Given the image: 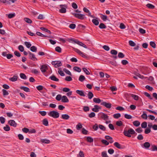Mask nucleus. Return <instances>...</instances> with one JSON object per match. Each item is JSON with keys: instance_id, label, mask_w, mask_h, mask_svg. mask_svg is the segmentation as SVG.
<instances>
[{"instance_id": "50", "label": "nucleus", "mask_w": 157, "mask_h": 157, "mask_svg": "<svg viewBox=\"0 0 157 157\" xmlns=\"http://www.w3.org/2000/svg\"><path fill=\"white\" fill-rule=\"evenodd\" d=\"M62 98V97L61 95L59 94H58L56 96V99L58 101H59L61 100Z\"/></svg>"}, {"instance_id": "5", "label": "nucleus", "mask_w": 157, "mask_h": 157, "mask_svg": "<svg viewBox=\"0 0 157 157\" xmlns=\"http://www.w3.org/2000/svg\"><path fill=\"white\" fill-rule=\"evenodd\" d=\"M73 15L76 17L81 19L83 20L84 18L85 15L81 13H72Z\"/></svg>"}, {"instance_id": "4", "label": "nucleus", "mask_w": 157, "mask_h": 157, "mask_svg": "<svg viewBox=\"0 0 157 157\" xmlns=\"http://www.w3.org/2000/svg\"><path fill=\"white\" fill-rule=\"evenodd\" d=\"M59 6L61 8V9L59 10V12L62 13H65L66 12L67 5H60Z\"/></svg>"}, {"instance_id": "47", "label": "nucleus", "mask_w": 157, "mask_h": 157, "mask_svg": "<svg viewBox=\"0 0 157 157\" xmlns=\"http://www.w3.org/2000/svg\"><path fill=\"white\" fill-rule=\"evenodd\" d=\"M150 45L153 48H156V44L154 42L151 41L150 42Z\"/></svg>"}, {"instance_id": "19", "label": "nucleus", "mask_w": 157, "mask_h": 157, "mask_svg": "<svg viewBox=\"0 0 157 157\" xmlns=\"http://www.w3.org/2000/svg\"><path fill=\"white\" fill-rule=\"evenodd\" d=\"M61 118L64 120H68L70 118V116L67 114H63L61 116Z\"/></svg>"}, {"instance_id": "9", "label": "nucleus", "mask_w": 157, "mask_h": 157, "mask_svg": "<svg viewBox=\"0 0 157 157\" xmlns=\"http://www.w3.org/2000/svg\"><path fill=\"white\" fill-rule=\"evenodd\" d=\"M8 123L10 125L14 127H16L17 126V123L13 120H10L8 121Z\"/></svg>"}, {"instance_id": "6", "label": "nucleus", "mask_w": 157, "mask_h": 157, "mask_svg": "<svg viewBox=\"0 0 157 157\" xmlns=\"http://www.w3.org/2000/svg\"><path fill=\"white\" fill-rule=\"evenodd\" d=\"M28 54L29 55V58L33 61L37 60V59L35 55L30 52H28Z\"/></svg>"}, {"instance_id": "27", "label": "nucleus", "mask_w": 157, "mask_h": 157, "mask_svg": "<svg viewBox=\"0 0 157 157\" xmlns=\"http://www.w3.org/2000/svg\"><path fill=\"white\" fill-rule=\"evenodd\" d=\"M133 124L135 126L138 127L140 125V122L138 121H135L133 122Z\"/></svg>"}, {"instance_id": "26", "label": "nucleus", "mask_w": 157, "mask_h": 157, "mask_svg": "<svg viewBox=\"0 0 157 157\" xmlns=\"http://www.w3.org/2000/svg\"><path fill=\"white\" fill-rule=\"evenodd\" d=\"M41 142L44 144H49L50 143V141L47 139H41L40 140Z\"/></svg>"}, {"instance_id": "42", "label": "nucleus", "mask_w": 157, "mask_h": 157, "mask_svg": "<svg viewBox=\"0 0 157 157\" xmlns=\"http://www.w3.org/2000/svg\"><path fill=\"white\" fill-rule=\"evenodd\" d=\"M3 129L6 131H9L10 130V128L8 125H6V126L3 127Z\"/></svg>"}, {"instance_id": "58", "label": "nucleus", "mask_w": 157, "mask_h": 157, "mask_svg": "<svg viewBox=\"0 0 157 157\" xmlns=\"http://www.w3.org/2000/svg\"><path fill=\"white\" fill-rule=\"evenodd\" d=\"M18 48L19 51L21 52H23L24 51V48L22 45H20L18 46Z\"/></svg>"}, {"instance_id": "46", "label": "nucleus", "mask_w": 157, "mask_h": 157, "mask_svg": "<svg viewBox=\"0 0 157 157\" xmlns=\"http://www.w3.org/2000/svg\"><path fill=\"white\" fill-rule=\"evenodd\" d=\"M125 118L127 119H131L132 118V117L130 115L127 114H125L124 115Z\"/></svg>"}, {"instance_id": "20", "label": "nucleus", "mask_w": 157, "mask_h": 157, "mask_svg": "<svg viewBox=\"0 0 157 157\" xmlns=\"http://www.w3.org/2000/svg\"><path fill=\"white\" fill-rule=\"evenodd\" d=\"M20 88L21 90H23L24 91L26 92H30V89H29L26 87L24 86H22L20 87Z\"/></svg>"}, {"instance_id": "36", "label": "nucleus", "mask_w": 157, "mask_h": 157, "mask_svg": "<svg viewBox=\"0 0 157 157\" xmlns=\"http://www.w3.org/2000/svg\"><path fill=\"white\" fill-rule=\"evenodd\" d=\"M101 19L104 21H106L107 19V16L105 15H104L101 14Z\"/></svg>"}, {"instance_id": "34", "label": "nucleus", "mask_w": 157, "mask_h": 157, "mask_svg": "<svg viewBox=\"0 0 157 157\" xmlns=\"http://www.w3.org/2000/svg\"><path fill=\"white\" fill-rule=\"evenodd\" d=\"M24 20L27 23L29 24L31 23L32 22V21L30 19L28 18H25Z\"/></svg>"}, {"instance_id": "10", "label": "nucleus", "mask_w": 157, "mask_h": 157, "mask_svg": "<svg viewBox=\"0 0 157 157\" xmlns=\"http://www.w3.org/2000/svg\"><path fill=\"white\" fill-rule=\"evenodd\" d=\"M101 105H103L108 109H110L111 107V104L109 103H107L105 102H103L101 103Z\"/></svg>"}, {"instance_id": "1", "label": "nucleus", "mask_w": 157, "mask_h": 157, "mask_svg": "<svg viewBox=\"0 0 157 157\" xmlns=\"http://www.w3.org/2000/svg\"><path fill=\"white\" fill-rule=\"evenodd\" d=\"M69 41L71 43H75L76 44H78V45L82 46L84 48H87V46L84 44L82 42L79 41L78 40H75L74 39H69Z\"/></svg>"}, {"instance_id": "33", "label": "nucleus", "mask_w": 157, "mask_h": 157, "mask_svg": "<svg viewBox=\"0 0 157 157\" xmlns=\"http://www.w3.org/2000/svg\"><path fill=\"white\" fill-rule=\"evenodd\" d=\"M92 22L96 25H98L99 24L98 21L96 19H93L92 20Z\"/></svg>"}, {"instance_id": "51", "label": "nucleus", "mask_w": 157, "mask_h": 157, "mask_svg": "<svg viewBox=\"0 0 157 157\" xmlns=\"http://www.w3.org/2000/svg\"><path fill=\"white\" fill-rule=\"evenodd\" d=\"M63 71L67 74L70 76L72 75V74L71 72L68 70H67L66 68H64L63 69Z\"/></svg>"}, {"instance_id": "22", "label": "nucleus", "mask_w": 157, "mask_h": 157, "mask_svg": "<svg viewBox=\"0 0 157 157\" xmlns=\"http://www.w3.org/2000/svg\"><path fill=\"white\" fill-rule=\"evenodd\" d=\"M143 146L145 148L147 149L150 147V144L148 142H145Z\"/></svg>"}, {"instance_id": "37", "label": "nucleus", "mask_w": 157, "mask_h": 157, "mask_svg": "<svg viewBox=\"0 0 157 157\" xmlns=\"http://www.w3.org/2000/svg\"><path fill=\"white\" fill-rule=\"evenodd\" d=\"M99 28L101 29H104L106 28V27L103 23H101L99 26Z\"/></svg>"}, {"instance_id": "18", "label": "nucleus", "mask_w": 157, "mask_h": 157, "mask_svg": "<svg viewBox=\"0 0 157 157\" xmlns=\"http://www.w3.org/2000/svg\"><path fill=\"white\" fill-rule=\"evenodd\" d=\"M62 101L64 103L68 102L69 100L66 96H63L62 98Z\"/></svg>"}, {"instance_id": "45", "label": "nucleus", "mask_w": 157, "mask_h": 157, "mask_svg": "<svg viewBox=\"0 0 157 157\" xmlns=\"http://www.w3.org/2000/svg\"><path fill=\"white\" fill-rule=\"evenodd\" d=\"M73 50L75 52H76L77 53H78L79 55H80L81 53L82 52L79 50L77 48L72 47Z\"/></svg>"}, {"instance_id": "3", "label": "nucleus", "mask_w": 157, "mask_h": 157, "mask_svg": "<svg viewBox=\"0 0 157 157\" xmlns=\"http://www.w3.org/2000/svg\"><path fill=\"white\" fill-rule=\"evenodd\" d=\"M52 64L54 65V67L57 68L62 66V64L60 61H55L52 62Z\"/></svg>"}, {"instance_id": "28", "label": "nucleus", "mask_w": 157, "mask_h": 157, "mask_svg": "<svg viewBox=\"0 0 157 157\" xmlns=\"http://www.w3.org/2000/svg\"><path fill=\"white\" fill-rule=\"evenodd\" d=\"M93 101L96 103H99L101 101V100L99 98H94Z\"/></svg>"}, {"instance_id": "38", "label": "nucleus", "mask_w": 157, "mask_h": 157, "mask_svg": "<svg viewBox=\"0 0 157 157\" xmlns=\"http://www.w3.org/2000/svg\"><path fill=\"white\" fill-rule=\"evenodd\" d=\"M146 6L149 8L152 9H154L155 7L154 5L150 3L147 4L146 5Z\"/></svg>"}, {"instance_id": "60", "label": "nucleus", "mask_w": 157, "mask_h": 157, "mask_svg": "<svg viewBox=\"0 0 157 157\" xmlns=\"http://www.w3.org/2000/svg\"><path fill=\"white\" fill-rule=\"evenodd\" d=\"M99 128L101 130L105 131L106 129L105 128L103 125L101 124L99 125Z\"/></svg>"}, {"instance_id": "23", "label": "nucleus", "mask_w": 157, "mask_h": 157, "mask_svg": "<svg viewBox=\"0 0 157 157\" xmlns=\"http://www.w3.org/2000/svg\"><path fill=\"white\" fill-rule=\"evenodd\" d=\"M36 34L38 36H40L41 37H48L50 38H51V37L50 36H45L39 32H37L36 33Z\"/></svg>"}, {"instance_id": "56", "label": "nucleus", "mask_w": 157, "mask_h": 157, "mask_svg": "<svg viewBox=\"0 0 157 157\" xmlns=\"http://www.w3.org/2000/svg\"><path fill=\"white\" fill-rule=\"evenodd\" d=\"M0 121L2 124L4 123L5 121V119L3 117H0Z\"/></svg>"}, {"instance_id": "55", "label": "nucleus", "mask_w": 157, "mask_h": 157, "mask_svg": "<svg viewBox=\"0 0 157 157\" xmlns=\"http://www.w3.org/2000/svg\"><path fill=\"white\" fill-rule=\"evenodd\" d=\"M129 44L131 46L134 47L136 45V44L132 40H129Z\"/></svg>"}, {"instance_id": "62", "label": "nucleus", "mask_w": 157, "mask_h": 157, "mask_svg": "<svg viewBox=\"0 0 157 157\" xmlns=\"http://www.w3.org/2000/svg\"><path fill=\"white\" fill-rule=\"evenodd\" d=\"M95 116V113L94 112H92L91 113L88 115V116L90 118H92L94 117Z\"/></svg>"}, {"instance_id": "43", "label": "nucleus", "mask_w": 157, "mask_h": 157, "mask_svg": "<svg viewBox=\"0 0 157 157\" xmlns=\"http://www.w3.org/2000/svg\"><path fill=\"white\" fill-rule=\"evenodd\" d=\"M25 45L26 46V47L28 48H30L31 46L32 45L30 43V42H28L27 41H25L24 43Z\"/></svg>"}, {"instance_id": "12", "label": "nucleus", "mask_w": 157, "mask_h": 157, "mask_svg": "<svg viewBox=\"0 0 157 157\" xmlns=\"http://www.w3.org/2000/svg\"><path fill=\"white\" fill-rule=\"evenodd\" d=\"M114 145L118 149H123L124 147L121 144H119L118 142H115L114 144Z\"/></svg>"}, {"instance_id": "2", "label": "nucleus", "mask_w": 157, "mask_h": 157, "mask_svg": "<svg viewBox=\"0 0 157 157\" xmlns=\"http://www.w3.org/2000/svg\"><path fill=\"white\" fill-rule=\"evenodd\" d=\"M48 115L54 118H57L59 117V113L55 111H52L48 113Z\"/></svg>"}, {"instance_id": "7", "label": "nucleus", "mask_w": 157, "mask_h": 157, "mask_svg": "<svg viewBox=\"0 0 157 157\" xmlns=\"http://www.w3.org/2000/svg\"><path fill=\"white\" fill-rule=\"evenodd\" d=\"M48 69V67L47 65L44 64L41 66L40 69L42 73H44Z\"/></svg>"}, {"instance_id": "25", "label": "nucleus", "mask_w": 157, "mask_h": 157, "mask_svg": "<svg viewBox=\"0 0 157 157\" xmlns=\"http://www.w3.org/2000/svg\"><path fill=\"white\" fill-rule=\"evenodd\" d=\"M43 124L46 126H47L48 125V121L47 119L45 118L42 121Z\"/></svg>"}, {"instance_id": "32", "label": "nucleus", "mask_w": 157, "mask_h": 157, "mask_svg": "<svg viewBox=\"0 0 157 157\" xmlns=\"http://www.w3.org/2000/svg\"><path fill=\"white\" fill-rule=\"evenodd\" d=\"M59 70L58 71V73L59 74L62 76H64L65 75V74L63 72V71L61 70V68H58Z\"/></svg>"}, {"instance_id": "48", "label": "nucleus", "mask_w": 157, "mask_h": 157, "mask_svg": "<svg viewBox=\"0 0 157 157\" xmlns=\"http://www.w3.org/2000/svg\"><path fill=\"white\" fill-rule=\"evenodd\" d=\"M144 112H143V113L141 115V117L142 118L147 119V114L146 113H144Z\"/></svg>"}, {"instance_id": "16", "label": "nucleus", "mask_w": 157, "mask_h": 157, "mask_svg": "<svg viewBox=\"0 0 157 157\" xmlns=\"http://www.w3.org/2000/svg\"><path fill=\"white\" fill-rule=\"evenodd\" d=\"M101 118L104 120H106L108 119L109 117L106 114L104 113H101Z\"/></svg>"}, {"instance_id": "35", "label": "nucleus", "mask_w": 157, "mask_h": 157, "mask_svg": "<svg viewBox=\"0 0 157 157\" xmlns=\"http://www.w3.org/2000/svg\"><path fill=\"white\" fill-rule=\"evenodd\" d=\"M85 79V76L83 75H81L80 76L79 78V80L81 82H82Z\"/></svg>"}, {"instance_id": "39", "label": "nucleus", "mask_w": 157, "mask_h": 157, "mask_svg": "<svg viewBox=\"0 0 157 157\" xmlns=\"http://www.w3.org/2000/svg\"><path fill=\"white\" fill-rule=\"evenodd\" d=\"M82 70L86 75H89L90 74V72L86 68H82Z\"/></svg>"}, {"instance_id": "64", "label": "nucleus", "mask_w": 157, "mask_h": 157, "mask_svg": "<svg viewBox=\"0 0 157 157\" xmlns=\"http://www.w3.org/2000/svg\"><path fill=\"white\" fill-rule=\"evenodd\" d=\"M151 132L150 128H146L144 131V133L146 134H147L150 133Z\"/></svg>"}, {"instance_id": "53", "label": "nucleus", "mask_w": 157, "mask_h": 157, "mask_svg": "<svg viewBox=\"0 0 157 157\" xmlns=\"http://www.w3.org/2000/svg\"><path fill=\"white\" fill-rule=\"evenodd\" d=\"M65 80L67 81H71L72 80V78L69 76H67L65 78Z\"/></svg>"}, {"instance_id": "59", "label": "nucleus", "mask_w": 157, "mask_h": 157, "mask_svg": "<svg viewBox=\"0 0 157 157\" xmlns=\"http://www.w3.org/2000/svg\"><path fill=\"white\" fill-rule=\"evenodd\" d=\"M89 110L90 108L88 106H84L83 107V110L85 112L88 111Z\"/></svg>"}, {"instance_id": "29", "label": "nucleus", "mask_w": 157, "mask_h": 157, "mask_svg": "<svg viewBox=\"0 0 157 157\" xmlns=\"http://www.w3.org/2000/svg\"><path fill=\"white\" fill-rule=\"evenodd\" d=\"M30 50L33 52H36L37 51V48L35 46H33L30 47Z\"/></svg>"}, {"instance_id": "40", "label": "nucleus", "mask_w": 157, "mask_h": 157, "mask_svg": "<svg viewBox=\"0 0 157 157\" xmlns=\"http://www.w3.org/2000/svg\"><path fill=\"white\" fill-rule=\"evenodd\" d=\"M147 124L146 122H143L141 124V127L143 128H146L147 127Z\"/></svg>"}, {"instance_id": "49", "label": "nucleus", "mask_w": 157, "mask_h": 157, "mask_svg": "<svg viewBox=\"0 0 157 157\" xmlns=\"http://www.w3.org/2000/svg\"><path fill=\"white\" fill-rule=\"evenodd\" d=\"M55 50L56 51L59 53L61 52V49L60 47L57 46L55 48Z\"/></svg>"}, {"instance_id": "57", "label": "nucleus", "mask_w": 157, "mask_h": 157, "mask_svg": "<svg viewBox=\"0 0 157 157\" xmlns=\"http://www.w3.org/2000/svg\"><path fill=\"white\" fill-rule=\"evenodd\" d=\"M110 53L112 55H117V52L115 50H112L111 51Z\"/></svg>"}, {"instance_id": "30", "label": "nucleus", "mask_w": 157, "mask_h": 157, "mask_svg": "<svg viewBox=\"0 0 157 157\" xmlns=\"http://www.w3.org/2000/svg\"><path fill=\"white\" fill-rule=\"evenodd\" d=\"M20 76L21 78L24 79H26L27 78L25 75L24 73H20Z\"/></svg>"}, {"instance_id": "61", "label": "nucleus", "mask_w": 157, "mask_h": 157, "mask_svg": "<svg viewBox=\"0 0 157 157\" xmlns=\"http://www.w3.org/2000/svg\"><path fill=\"white\" fill-rule=\"evenodd\" d=\"M101 155L102 157H109L107 155L106 152L105 151H104L102 152Z\"/></svg>"}, {"instance_id": "14", "label": "nucleus", "mask_w": 157, "mask_h": 157, "mask_svg": "<svg viewBox=\"0 0 157 157\" xmlns=\"http://www.w3.org/2000/svg\"><path fill=\"white\" fill-rule=\"evenodd\" d=\"M76 93L80 95V96L85 97V95L84 94V92L82 90H76Z\"/></svg>"}, {"instance_id": "11", "label": "nucleus", "mask_w": 157, "mask_h": 157, "mask_svg": "<svg viewBox=\"0 0 157 157\" xmlns=\"http://www.w3.org/2000/svg\"><path fill=\"white\" fill-rule=\"evenodd\" d=\"M101 108V107L97 105H94V107L92 109V110L95 112H98L99 111V109Z\"/></svg>"}, {"instance_id": "17", "label": "nucleus", "mask_w": 157, "mask_h": 157, "mask_svg": "<svg viewBox=\"0 0 157 157\" xmlns=\"http://www.w3.org/2000/svg\"><path fill=\"white\" fill-rule=\"evenodd\" d=\"M49 78L53 81L56 82H58L59 81V79L58 78H57L54 75H53L52 76L50 77Z\"/></svg>"}, {"instance_id": "21", "label": "nucleus", "mask_w": 157, "mask_h": 157, "mask_svg": "<svg viewBox=\"0 0 157 157\" xmlns=\"http://www.w3.org/2000/svg\"><path fill=\"white\" fill-rule=\"evenodd\" d=\"M86 140L87 142L89 143H92L93 142V139L90 136L86 137Z\"/></svg>"}, {"instance_id": "52", "label": "nucleus", "mask_w": 157, "mask_h": 157, "mask_svg": "<svg viewBox=\"0 0 157 157\" xmlns=\"http://www.w3.org/2000/svg\"><path fill=\"white\" fill-rule=\"evenodd\" d=\"M116 124L118 126H121L123 125V123L121 121H118L116 122Z\"/></svg>"}, {"instance_id": "8", "label": "nucleus", "mask_w": 157, "mask_h": 157, "mask_svg": "<svg viewBox=\"0 0 157 157\" xmlns=\"http://www.w3.org/2000/svg\"><path fill=\"white\" fill-rule=\"evenodd\" d=\"M125 96H130L131 97L133 98L135 100L137 101L139 100V96L134 94H131L130 93H126L125 94Z\"/></svg>"}, {"instance_id": "54", "label": "nucleus", "mask_w": 157, "mask_h": 157, "mask_svg": "<svg viewBox=\"0 0 157 157\" xmlns=\"http://www.w3.org/2000/svg\"><path fill=\"white\" fill-rule=\"evenodd\" d=\"M144 94L145 96L147 97L150 99H152V98L150 95L147 92H144Z\"/></svg>"}, {"instance_id": "44", "label": "nucleus", "mask_w": 157, "mask_h": 157, "mask_svg": "<svg viewBox=\"0 0 157 157\" xmlns=\"http://www.w3.org/2000/svg\"><path fill=\"white\" fill-rule=\"evenodd\" d=\"M73 69L78 72H80L81 71V69L78 67L75 66L73 67Z\"/></svg>"}, {"instance_id": "41", "label": "nucleus", "mask_w": 157, "mask_h": 157, "mask_svg": "<svg viewBox=\"0 0 157 157\" xmlns=\"http://www.w3.org/2000/svg\"><path fill=\"white\" fill-rule=\"evenodd\" d=\"M121 115L120 113H117L114 114L113 115V117L115 118L118 119L120 117Z\"/></svg>"}, {"instance_id": "31", "label": "nucleus", "mask_w": 157, "mask_h": 157, "mask_svg": "<svg viewBox=\"0 0 157 157\" xmlns=\"http://www.w3.org/2000/svg\"><path fill=\"white\" fill-rule=\"evenodd\" d=\"M138 77L141 78V79H143L144 78H147V77H145L144 76L142 75H141L139 73H136V74H135Z\"/></svg>"}, {"instance_id": "13", "label": "nucleus", "mask_w": 157, "mask_h": 157, "mask_svg": "<svg viewBox=\"0 0 157 157\" xmlns=\"http://www.w3.org/2000/svg\"><path fill=\"white\" fill-rule=\"evenodd\" d=\"M123 134L125 136L129 137H131V134H130V132L129 129L128 130V131L124 130V131Z\"/></svg>"}, {"instance_id": "24", "label": "nucleus", "mask_w": 157, "mask_h": 157, "mask_svg": "<svg viewBox=\"0 0 157 157\" xmlns=\"http://www.w3.org/2000/svg\"><path fill=\"white\" fill-rule=\"evenodd\" d=\"M87 95L88 98L90 99H91L92 98L94 97V94L91 91H89L88 92Z\"/></svg>"}, {"instance_id": "15", "label": "nucleus", "mask_w": 157, "mask_h": 157, "mask_svg": "<svg viewBox=\"0 0 157 157\" xmlns=\"http://www.w3.org/2000/svg\"><path fill=\"white\" fill-rule=\"evenodd\" d=\"M18 77L17 75H14L13 77L9 78L10 81L12 82H15L17 80Z\"/></svg>"}, {"instance_id": "63", "label": "nucleus", "mask_w": 157, "mask_h": 157, "mask_svg": "<svg viewBox=\"0 0 157 157\" xmlns=\"http://www.w3.org/2000/svg\"><path fill=\"white\" fill-rule=\"evenodd\" d=\"M101 142L103 144H105L106 145H108L109 144V142L106 140H101Z\"/></svg>"}]
</instances>
